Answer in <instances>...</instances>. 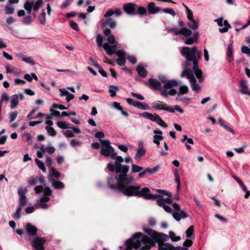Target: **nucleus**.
<instances>
[{
	"label": "nucleus",
	"mask_w": 250,
	"mask_h": 250,
	"mask_svg": "<svg viewBox=\"0 0 250 250\" xmlns=\"http://www.w3.org/2000/svg\"><path fill=\"white\" fill-rule=\"evenodd\" d=\"M114 159H115L114 165L109 163L107 165V168L110 171L119 173L120 174L118 177L117 186L111 184L110 181V180H116V178L112 177H108L107 185L111 189L117 190L127 197L136 196L143 198L144 199H150L158 196L150 194L149 189L147 187L141 188L139 186L131 185L134 182V180L132 177H128L127 175L129 167L121 164L124 162V159L121 156H116Z\"/></svg>",
	"instance_id": "f257e3e1"
},
{
	"label": "nucleus",
	"mask_w": 250,
	"mask_h": 250,
	"mask_svg": "<svg viewBox=\"0 0 250 250\" xmlns=\"http://www.w3.org/2000/svg\"><path fill=\"white\" fill-rule=\"evenodd\" d=\"M181 54L186 59L182 63L184 69L180 76L182 78L186 77L189 80L192 89L198 92L201 89V86L197 83L194 74L200 83L203 81V73L199 69L198 65L199 61L202 57V52L195 46L191 48L184 46L181 50Z\"/></svg>",
	"instance_id": "f03ea898"
},
{
	"label": "nucleus",
	"mask_w": 250,
	"mask_h": 250,
	"mask_svg": "<svg viewBox=\"0 0 250 250\" xmlns=\"http://www.w3.org/2000/svg\"><path fill=\"white\" fill-rule=\"evenodd\" d=\"M142 234L141 233H136L135 236H137V239H135L133 241L131 245L129 244V242L132 239H128L126 241L125 244L126 248L125 250H132V249L137 250L140 248V250H149L151 248V245L154 244L151 242L147 237H144V238H140Z\"/></svg>",
	"instance_id": "7ed1b4c3"
},
{
	"label": "nucleus",
	"mask_w": 250,
	"mask_h": 250,
	"mask_svg": "<svg viewBox=\"0 0 250 250\" xmlns=\"http://www.w3.org/2000/svg\"><path fill=\"white\" fill-rule=\"evenodd\" d=\"M171 31L173 32L175 35H182L184 37L187 38L185 43L187 44H192L196 42L199 37V33L196 32L193 34V38L190 36L192 34L191 31L186 27H183L180 30H177L176 29H171Z\"/></svg>",
	"instance_id": "20e7f679"
},
{
	"label": "nucleus",
	"mask_w": 250,
	"mask_h": 250,
	"mask_svg": "<svg viewBox=\"0 0 250 250\" xmlns=\"http://www.w3.org/2000/svg\"><path fill=\"white\" fill-rule=\"evenodd\" d=\"M148 85L150 88L159 90L162 96L167 97L168 95L174 96L176 94L177 91L173 88L169 90L162 87L159 81L155 79L150 78L148 80Z\"/></svg>",
	"instance_id": "39448f33"
},
{
	"label": "nucleus",
	"mask_w": 250,
	"mask_h": 250,
	"mask_svg": "<svg viewBox=\"0 0 250 250\" xmlns=\"http://www.w3.org/2000/svg\"><path fill=\"white\" fill-rule=\"evenodd\" d=\"M152 106L155 109L166 110L171 113H174L175 111H177L180 113H184V110L180 106L176 105L173 107H170L167 104L159 101L153 103Z\"/></svg>",
	"instance_id": "423d86ee"
},
{
	"label": "nucleus",
	"mask_w": 250,
	"mask_h": 250,
	"mask_svg": "<svg viewBox=\"0 0 250 250\" xmlns=\"http://www.w3.org/2000/svg\"><path fill=\"white\" fill-rule=\"evenodd\" d=\"M143 230L144 232H145L147 234H148L151 238L152 239H153L151 240V239H150L148 237H147V236H146V235H144L141 232V233L142 234L141 235V236H140V238H141V239L142 238H144V237H147L148 238V239L151 242H152L154 244L151 245V247L152 246H154L155 245V243L156 242H157L160 239V237L159 235V234L155 231H154V230L152 229H148L145 227H143ZM138 233H140V232H138ZM136 233H138V232H136L133 235V236L130 238L129 239H132V240H131L129 242V244L131 245L132 242L133 241H134V240L135 239H137V236H135V235L136 234Z\"/></svg>",
	"instance_id": "0eeeda50"
},
{
	"label": "nucleus",
	"mask_w": 250,
	"mask_h": 250,
	"mask_svg": "<svg viewBox=\"0 0 250 250\" xmlns=\"http://www.w3.org/2000/svg\"><path fill=\"white\" fill-rule=\"evenodd\" d=\"M102 145L101 153L105 157L110 156L111 158L114 159L116 156V153L114 152V148L110 145V142L108 140H100Z\"/></svg>",
	"instance_id": "6e6552de"
},
{
	"label": "nucleus",
	"mask_w": 250,
	"mask_h": 250,
	"mask_svg": "<svg viewBox=\"0 0 250 250\" xmlns=\"http://www.w3.org/2000/svg\"><path fill=\"white\" fill-rule=\"evenodd\" d=\"M147 9L149 13L151 14H156L162 11L166 14H168L172 16L175 15V13L173 9L171 8H166L162 10L160 7L156 6L155 3L153 2H151L148 3L147 5Z\"/></svg>",
	"instance_id": "1a4fd4ad"
},
{
	"label": "nucleus",
	"mask_w": 250,
	"mask_h": 250,
	"mask_svg": "<svg viewBox=\"0 0 250 250\" xmlns=\"http://www.w3.org/2000/svg\"><path fill=\"white\" fill-rule=\"evenodd\" d=\"M140 115L152 122H156L157 124L164 127H167V125L163 121L160 116L156 113L153 114L149 112H145L140 114Z\"/></svg>",
	"instance_id": "9d476101"
},
{
	"label": "nucleus",
	"mask_w": 250,
	"mask_h": 250,
	"mask_svg": "<svg viewBox=\"0 0 250 250\" xmlns=\"http://www.w3.org/2000/svg\"><path fill=\"white\" fill-rule=\"evenodd\" d=\"M42 0H38L36 2L27 0L24 4V8L26 10L28 14L31 13V11H37L42 4Z\"/></svg>",
	"instance_id": "9b49d317"
},
{
	"label": "nucleus",
	"mask_w": 250,
	"mask_h": 250,
	"mask_svg": "<svg viewBox=\"0 0 250 250\" xmlns=\"http://www.w3.org/2000/svg\"><path fill=\"white\" fill-rule=\"evenodd\" d=\"M158 78L164 84V88L168 90H169L168 89H170L172 87L177 86L181 83L180 82L175 80H167L166 77L163 75L159 76Z\"/></svg>",
	"instance_id": "f8f14e48"
},
{
	"label": "nucleus",
	"mask_w": 250,
	"mask_h": 250,
	"mask_svg": "<svg viewBox=\"0 0 250 250\" xmlns=\"http://www.w3.org/2000/svg\"><path fill=\"white\" fill-rule=\"evenodd\" d=\"M46 239L44 237H35L31 243L32 246L37 250H44V244Z\"/></svg>",
	"instance_id": "ddd939ff"
},
{
	"label": "nucleus",
	"mask_w": 250,
	"mask_h": 250,
	"mask_svg": "<svg viewBox=\"0 0 250 250\" xmlns=\"http://www.w3.org/2000/svg\"><path fill=\"white\" fill-rule=\"evenodd\" d=\"M137 8V5L133 3H128L123 5V9L128 15L135 14V11Z\"/></svg>",
	"instance_id": "4468645a"
},
{
	"label": "nucleus",
	"mask_w": 250,
	"mask_h": 250,
	"mask_svg": "<svg viewBox=\"0 0 250 250\" xmlns=\"http://www.w3.org/2000/svg\"><path fill=\"white\" fill-rule=\"evenodd\" d=\"M172 216L177 221H179L181 219L187 218L188 215L184 210L181 209L178 211L173 212Z\"/></svg>",
	"instance_id": "2eb2a0df"
},
{
	"label": "nucleus",
	"mask_w": 250,
	"mask_h": 250,
	"mask_svg": "<svg viewBox=\"0 0 250 250\" xmlns=\"http://www.w3.org/2000/svg\"><path fill=\"white\" fill-rule=\"evenodd\" d=\"M26 230L31 236H35L37 235V228L33 224L28 223L26 225Z\"/></svg>",
	"instance_id": "dca6fc26"
},
{
	"label": "nucleus",
	"mask_w": 250,
	"mask_h": 250,
	"mask_svg": "<svg viewBox=\"0 0 250 250\" xmlns=\"http://www.w3.org/2000/svg\"><path fill=\"white\" fill-rule=\"evenodd\" d=\"M103 47L109 55H112L115 54L117 49L116 45H109L107 43L103 44Z\"/></svg>",
	"instance_id": "f3484780"
},
{
	"label": "nucleus",
	"mask_w": 250,
	"mask_h": 250,
	"mask_svg": "<svg viewBox=\"0 0 250 250\" xmlns=\"http://www.w3.org/2000/svg\"><path fill=\"white\" fill-rule=\"evenodd\" d=\"M188 27L193 30H196L199 26L198 21L193 19L194 17H188Z\"/></svg>",
	"instance_id": "a211bd4d"
},
{
	"label": "nucleus",
	"mask_w": 250,
	"mask_h": 250,
	"mask_svg": "<svg viewBox=\"0 0 250 250\" xmlns=\"http://www.w3.org/2000/svg\"><path fill=\"white\" fill-rule=\"evenodd\" d=\"M101 25L103 27L109 26L111 28H115L116 23L111 18L107 19L105 21H101Z\"/></svg>",
	"instance_id": "6ab92c4d"
},
{
	"label": "nucleus",
	"mask_w": 250,
	"mask_h": 250,
	"mask_svg": "<svg viewBox=\"0 0 250 250\" xmlns=\"http://www.w3.org/2000/svg\"><path fill=\"white\" fill-rule=\"evenodd\" d=\"M227 56L228 62H231L233 60V47L231 44H229L228 46Z\"/></svg>",
	"instance_id": "aec40b11"
},
{
	"label": "nucleus",
	"mask_w": 250,
	"mask_h": 250,
	"mask_svg": "<svg viewBox=\"0 0 250 250\" xmlns=\"http://www.w3.org/2000/svg\"><path fill=\"white\" fill-rule=\"evenodd\" d=\"M183 139L181 140V142L185 144L187 149L190 150L191 149V146L188 145V143L193 144L194 142L193 139L191 138H188L187 135H183Z\"/></svg>",
	"instance_id": "412c9836"
},
{
	"label": "nucleus",
	"mask_w": 250,
	"mask_h": 250,
	"mask_svg": "<svg viewBox=\"0 0 250 250\" xmlns=\"http://www.w3.org/2000/svg\"><path fill=\"white\" fill-rule=\"evenodd\" d=\"M240 84L242 88V89L240 90V91L243 94H246L250 95V91L246 84V83L244 80L240 81Z\"/></svg>",
	"instance_id": "4be33fe9"
},
{
	"label": "nucleus",
	"mask_w": 250,
	"mask_h": 250,
	"mask_svg": "<svg viewBox=\"0 0 250 250\" xmlns=\"http://www.w3.org/2000/svg\"><path fill=\"white\" fill-rule=\"evenodd\" d=\"M136 71L138 75L143 78H145L147 75V72L146 69L141 65H138L137 67Z\"/></svg>",
	"instance_id": "5701e85b"
},
{
	"label": "nucleus",
	"mask_w": 250,
	"mask_h": 250,
	"mask_svg": "<svg viewBox=\"0 0 250 250\" xmlns=\"http://www.w3.org/2000/svg\"><path fill=\"white\" fill-rule=\"evenodd\" d=\"M18 99H19V96H18V95H17V94H15L11 96V109H14L17 106V105L19 104Z\"/></svg>",
	"instance_id": "b1692460"
},
{
	"label": "nucleus",
	"mask_w": 250,
	"mask_h": 250,
	"mask_svg": "<svg viewBox=\"0 0 250 250\" xmlns=\"http://www.w3.org/2000/svg\"><path fill=\"white\" fill-rule=\"evenodd\" d=\"M149 193L151 195H153V194H151L150 193V191H149ZM153 195H157L158 196L157 197H156V198H154V199H147V200H155L157 198H160L159 199H158L157 200V204L160 206V207H163L165 204V202H164V198H163V197L159 194H153Z\"/></svg>",
	"instance_id": "393cba45"
},
{
	"label": "nucleus",
	"mask_w": 250,
	"mask_h": 250,
	"mask_svg": "<svg viewBox=\"0 0 250 250\" xmlns=\"http://www.w3.org/2000/svg\"><path fill=\"white\" fill-rule=\"evenodd\" d=\"M113 14L116 16H120L122 14V11L119 8H116L115 10L109 9L104 16H112Z\"/></svg>",
	"instance_id": "a878e982"
},
{
	"label": "nucleus",
	"mask_w": 250,
	"mask_h": 250,
	"mask_svg": "<svg viewBox=\"0 0 250 250\" xmlns=\"http://www.w3.org/2000/svg\"><path fill=\"white\" fill-rule=\"evenodd\" d=\"M15 11L14 6L11 4H7L5 5L4 13L6 15H11L14 14Z\"/></svg>",
	"instance_id": "bb28decb"
},
{
	"label": "nucleus",
	"mask_w": 250,
	"mask_h": 250,
	"mask_svg": "<svg viewBox=\"0 0 250 250\" xmlns=\"http://www.w3.org/2000/svg\"><path fill=\"white\" fill-rule=\"evenodd\" d=\"M40 150L42 152H46L49 154H52L55 151V147L52 146L45 147L43 146H42L40 147Z\"/></svg>",
	"instance_id": "cd10ccee"
},
{
	"label": "nucleus",
	"mask_w": 250,
	"mask_h": 250,
	"mask_svg": "<svg viewBox=\"0 0 250 250\" xmlns=\"http://www.w3.org/2000/svg\"><path fill=\"white\" fill-rule=\"evenodd\" d=\"M188 92V88L187 85H183L179 87V91L177 92L176 94L179 96H181L182 95H184L187 94Z\"/></svg>",
	"instance_id": "c85d7f7f"
},
{
	"label": "nucleus",
	"mask_w": 250,
	"mask_h": 250,
	"mask_svg": "<svg viewBox=\"0 0 250 250\" xmlns=\"http://www.w3.org/2000/svg\"><path fill=\"white\" fill-rule=\"evenodd\" d=\"M52 186L56 189H62L64 188V184L60 181H52Z\"/></svg>",
	"instance_id": "c756f323"
},
{
	"label": "nucleus",
	"mask_w": 250,
	"mask_h": 250,
	"mask_svg": "<svg viewBox=\"0 0 250 250\" xmlns=\"http://www.w3.org/2000/svg\"><path fill=\"white\" fill-rule=\"evenodd\" d=\"M146 153V150L144 148H138L135 154V159L139 160Z\"/></svg>",
	"instance_id": "7c9ffc66"
},
{
	"label": "nucleus",
	"mask_w": 250,
	"mask_h": 250,
	"mask_svg": "<svg viewBox=\"0 0 250 250\" xmlns=\"http://www.w3.org/2000/svg\"><path fill=\"white\" fill-rule=\"evenodd\" d=\"M223 26H224V27H220L219 29V32L221 33L227 32L229 29L231 27L230 25L229 24L228 21L227 20H223Z\"/></svg>",
	"instance_id": "2f4dec72"
},
{
	"label": "nucleus",
	"mask_w": 250,
	"mask_h": 250,
	"mask_svg": "<svg viewBox=\"0 0 250 250\" xmlns=\"http://www.w3.org/2000/svg\"><path fill=\"white\" fill-rule=\"evenodd\" d=\"M173 245L170 243H163L159 245V250H171Z\"/></svg>",
	"instance_id": "473e14b6"
},
{
	"label": "nucleus",
	"mask_w": 250,
	"mask_h": 250,
	"mask_svg": "<svg viewBox=\"0 0 250 250\" xmlns=\"http://www.w3.org/2000/svg\"><path fill=\"white\" fill-rule=\"evenodd\" d=\"M58 126L62 129H66L71 128L70 125L65 122L60 121L57 123Z\"/></svg>",
	"instance_id": "72a5a7b5"
},
{
	"label": "nucleus",
	"mask_w": 250,
	"mask_h": 250,
	"mask_svg": "<svg viewBox=\"0 0 250 250\" xmlns=\"http://www.w3.org/2000/svg\"><path fill=\"white\" fill-rule=\"evenodd\" d=\"M176 100L181 102L184 104H188L189 103L190 99L187 97H181L180 96H177L176 98Z\"/></svg>",
	"instance_id": "f704fd0d"
},
{
	"label": "nucleus",
	"mask_w": 250,
	"mask_h": 250,
	"mask_svg": "<svg viewBox=\"0 0 250 250\" xmlns=\"http://www.w3.org/2000/svg\"><path fill=\"white\" fill-rule=\"evenodd\" d=\"M119 90L118 87L115 85H110L109 89V92L110 93V96L114 97L116 95V92Z\"/></svg>",
	"instance_id": "c9c22d12"
},
{
	"label": "nucleus",
	"mask_w": 250,
	"mask_h": 250,
	"mask_svg": "<svg viewBox=\"0 0 250 250\" xmlns=\"http://www.w3.org/2000/svg\"><path fill=\"white\" fill-rule=\"evenodd\" d=\"M38 167L42 170L43 172L46 171V168L44 163L40 160L38 158H36L35 160Z\"/></svg>",
	"instance_id": "e433bc0d"
},
{
	"label": "nucleus",
	"mask_w": 250,
	"mask_h": 250,
	"mask_svg": "<svg viewBox=\"0 0 250 250\" xmlns=\"http://www.w3.org/2000/svg\"><path fill=\"white\" fill-rule=\"evenodd\" d=\"M135 107L139 109H142V110H148V109H149V108L148 105L147 104H144L142 103H141V102H139L138 101H137V103H136V105Z\"/></svg>",
	"instance_id": "4c0bfd02"
},
{
	"label": "nucleus",
	"mask_w": 250,
	"mask_h": 250,
	"mask_svg": "<svg viewBox=\"0 0 250 250\" xmlns=\"http://www.w3.org/2000/svg\"><path fill=\"white\" fill-rule=\"evenodd\" d=\"M169 235L173 242H177L181 240V237L180 236H176L175 234L173 231H170L169 232Z\"/></svg>",
	"instance_id": "58836bf2"
},
{
	"label": "nucleus",
	"mask_w": 250,
	"mask_h": 250,
	"mask_svg": "<svg viewBox=\"0 0 250 250\" xmlns=\"http://www.w3.org/2000/svg\"><path fill=\"white\" fill-rule=\"evenodd\" d=\"M27 202V198L26 196H22L21 197H20L19 199V206L20 207H23L24 206L26 203Z\"/></svg>",
	"instance_id": "ea45409f"
},
{
	"label": "nucleus",
	"mask_w": 250,
	"mask_h": 250,
	"mask_svg": "<svg viewBox=\"0 0 250 250\" xmlns=\"http://www.w3.org/2000/svg\"><path fill=\"white\" fill-rule=\"evenodd\" d=\"M153 137L154 143L157 144L158 147H159L160 145V140H163V137L162 135H155Z\"/></svg>",
	"instance_id": "a19ab883"
},
{
	"label": "nucleus",
	"mask_w": 250,
	"mask_h": 250,
	"mask_svg": "<svg viewBox=\"0 0 250 250\" xmlns=\"http://www.w3.org/2000/svg\"><path fill=\"white\" fill-rule=\"evenodd\" d=\"M143 167L135 164H132L131 171L133 173H137L143 170Z\"/></svg>",
	"instance_id": "79ce46f5"
},
{
	"label": "nucleus",
	"mask_w": 250,
	"mask_h": 250,
	"mask_svg": "<svg viewBox=\"0 0 250 250\" xmlns=\"http://www.w3.org/2000/svg\"><path fill=\"white\" fill-rule=\"evenodd\" d=\"M70 144L72 147L80 146L82 145V142L76 139H72L71 140Z\"/></svg>",
	"instance_id": "37998d69"
},
{
	"label": "nucleus",
	"mask_w": 250,
	"mask_h": 250,
	"mask_svg": "<svg viewBox=\"0 0 250 250\" xmlns=\"http://www.w3.org/2000/svg\"><path fill=\"white\" fill-rule=\"evenodd\" d=\"M22 207L19 206L17 209L16 212L14 214V218L16 220H18L21 218L20 213L22 209Z\"/></svg>",
	"instance_id": "c03bdc74"
},
{
	"label": "nucleus",
	"mask_w": 250,
	"mask_h": 250,
	"mask_svg": "<svg viewBox=\"0 0 250 250\" xmlns=\"http://www.w3.org/2000/svg\"><path fill=\"white\" fill-rule=\"evenodd\" d=\"M136 10H137L138 14L141 15H145L146 13V9L143 6H138L137 5V8Z\"/></svg>",
	"instance_id": "a18cd8bd"
},
{
	"label": "nucleus",
	"mask_w": 250,
	"mask_h": 250,
	"mask_svg": "<svg viewBox=\"0 0 250 250\" xmlns=\"http://www.w3.org/2000/svg\"><path fill=\"white\" fill-rule=\"evenodd\" d=\"M50 173L55 178H59L60 177V173L53 167L51 168Z\"/></svg>",
	"instance_id": "49530a36"
},
{
	"label": "nucleus",
	"mask_w": 250,
	"mask_h": 250,
	"mask_svg": "<svg viewBox=\"0 0 250 250\" xmlns=\"http://www.w3.org/2000/svg\"><path fill=\"white\" fill-rule=\"evenodd\" d=\"M45 129L50 135L54 136L56 135V132L53 127L47 126Z\"/></svg>",
	"instance_id": "de8ad7c7"
},
{
	"label": "nucleus",
	"mask_w": 250,
	"mask_h": 250,
	"mask_svg": "<svg viewBox=\"0 0 250 250\" xmlns=\"http://www.w3.org/2000/svg\"><path fill=\"white\" fill-rule=\"evenodd\" d=\"M18 113L17 111H14L10 113L9 118L10 122L12 123L16 119L18 116Z\"/></svg>",
	"instance_id": "09e8293b"
},
{
	"label": "nucleus",
	"mask_w": 250,
	"mask_h": 250,
	"mask_svg": "<svg viewBox=\"0 0 250 250\" xmlns=\"http://www.w3.org/2000/svg\"><path fill=\"white\" fill-rule=\"evenodd\" d=\"M159 167L156 166L153 168H147L146 169L147 172H148L150 174H153V173L157 172L158 171V170H159Z\"/></svg>",
	"instance_id": "8fccbe9b"
},
{
	"label": "nucleus",
	"mask_w": 250,
	"mask_h": 250,
	"mask_svg": "<svg viewBox=\"0 0 250 250\" xmlns=\"http://www.w3.org/2000/svg\"><path fill=\"white\" fill-rule=\"evenodd\" d=\"M156 191L158 193H161L163 195H167L168 197H171L172 194L171 192H169L167 190H163V189H156Z\"/></svg>",
	"instance_id": "3c124183"
},
{
	"label": "nucleus",
	"mask_w": 250,
	"mask_h": 250,
	"mask_svg": "<svg viewBox=\"0 0 250 250\" xmlns=\"http://www.w3.org/2000/svg\"><path fill=\"white\" fill-rule=\"evenodd\" d=\"M194 227L191 226L186 231V236L188 238H190L193 232Z\"/></svg>",
	"instance_id": "603ef678"
},
{
	"label": "nucleus",
	"mask_w": 250,
	"mask_h": 250,
	"mask_svg": "<svg viewBox=\"0 0 250 250\" xmlns=\"http://www.w3.org/2000/svg\"><path fill=\"white\" fill-rule=\"evenodd\" d=\"M103 37L101 35H98L97 36L96 42L99 46H102L103 44Z\"/></svg>",
	"instance_id": "864d4df0"
},
{
	"label": "nucleus",
	"mask_w": 250,
	"mask_h": 250,
	"mask_svg": "<svg viewBox=\"0 0 250 250\" xmlns=\"http://www.w3.org/2000/svg\"><path fill=\"white\" fill-rule=\"evenodd\" d=\"M117 63L121 66H124L125 63V60L124 58H118L116 61Z\"/></svg>",
	"instance_id": "5fc2aeb1"
},
{
	"label": "nucleus",
	"mask_w": 250,
	"mask_h": 250,
	"mask_svg": "<svg viewBox=\"0 0 250 250\" xmlns=\"http://www.w3.org/2000/svg\"><path fill=\"white\" fill-rule=\"evenodd\" d=\"M64 135L67 138H72L74 137V134L73 130H66L64 132Z\"/></svg>",
	"instance_id": "6e6d98bb"
},
{
	"label": "nucleus",
	"mask_w": 250,
	"mask_h": 250,
	"mask_svg": "<svg viewBox=\"0 0 250 250\" xmlns=\"http://www.w3.org/2000/svg\"><path fill=\"white\" fill-rule=\"evenodd\" d=\"M38 178L32 177L28 181L30 186H35L37 184Z\"/></svg>",
	"instance_id": "4d7b16f0"
},
{
	"label": "nucleus",
	"mask_w": 250,
	"mask_h": 250,
	"mask_svg": "<svg viewBox=\"0 0 250 250\" xmlns=\"http://www.w3.org/2000/svg\"><path fill=\"white\" fill-rule=\"evenodd\" d=\"M241 51L243 53L250 56V49L247 46L244 45L241 47Z\"/></svg>",
	"instance_id": "13d9d810"
},
{
	"label": "nucleus",
	"mask_w": 250,
	"mask_h": 250,
	"mask_svg": "<svg viewBox=\"0 0 250 250\" xmlns=\"http://www.w3.org/2000/svg\"><path fill=\"white\" fill-rule=\"evenodd\" d=\"M52 107L54 108H55V109H57V108H59L60 109V110H65V109H67L68 107H66L64 106H63V105H62V104H52Z\"/></svg>",
	"instance_id": "bf43d9fd"
},
{
	"label": "nucleus",
	"mask_w": 250,
	"mask_h": 250,
	"mask_svg": "<svg viewBox=\"0 0 250 250\" xmlns=\"http://www.w3.org/2000/svg\"><path fill=\"white\" fill-rule=\"evenodd\" d=\"M115 54L117 55L120 58H124L125 55V52L123 50H119L115 51Z\"/></svg>",
	"instance_id": "052dcab7"
},
{
	"label": "nucleus",
	"mask_w": 250,
	"mask_h": 250,
	"mask_svg": "<svg viewBox=\"0 0 250 250\" xmlns=\"http://www.w3.org/2000/svg\"><path fill=\"white\" fill-rule=\"evenodd\" d=\"M96 68L98 69L99 72L103 76V77H107V73L105 71H104L102 67L100 65H96Z\"/></svg>",
	"instance_id": "680f3d73"
},
{
	"label": "nucleus",
	"mask_w": 250,
	"mask_h": 250,
	"mask_svg": "<svg viewBox=\"0 0 250 250\" xmlns=\"http://www.w3.org/2000/svg\"><path fill=\"white\" fill-rule=\"evenodd\" d=\"M43 195L46 196H50L52 194V190L48 187H45L44 189H43Z\"/></svg>",
	"instance_id": "e2e57ef3"
},
{
	"label": "nucleus",
	"mask_w": 250,
	"mask_h": 250,
	"mask_svg": "<svg viewBox=\"0 0 250 250\" xmlns=\"http://www.w3.org/2000/svg\"><path fill=\"white\" fill-rule=\"evenodd\" d=\"M22 21L23 23L25 24H28L30 23L32 20L31 19V17H23L22 19Z\"/></svg>",
	"instance_id": "0e129e2a"
},
{
	"label": "nucleus",
	"mask_w": 250,
	"mask_h": 250,
	"mask_svg": "<svg viewBox=\"0 0 250 250\" xmlns=\"http://www.w3.org/2000/svg\"><path fill=\"white\" fill-rule=\"evenodd\" d=\"M22 60L23 62H26L27 63H29V64H34V62L33 61L32 59L30 57H24L22 58Z\"/></svg>",
	"instance_id": "69168bd1"
},
{
	"label": "nucleus",
	"mask_w": 250,
	"mask_h": 250,
	"mask_svg": "<svg viewBox=\"0 0 250 250\" xmlns=\"http://www.w3.org/2000/svg\"><path fill=\"white\" fill-rule=\"evenodd\" d=\"M69 23L72 29L76 31H78L79 30V27L77 23L72 21H70Z\"/></svg>",
	"instance_id": "338daca9"
},
{
	"label": "nucleus",
	"mask_w": 250,
	"mask_h": 250,
	"mask_svg": "<svg viewBox=\"0 0 250 250\" xmlns=\"http://www.w3.org/2000/svg\"><path fill=\"white\" fill-rule=\"evenodd\" d=\"M126 102L127 103L129 104V105H131L134 107L136 106V103H137V101H134L131 98H127L126 99Z\"/></svg>",
	"instance_id": "774afa93"
}]
</instances>
